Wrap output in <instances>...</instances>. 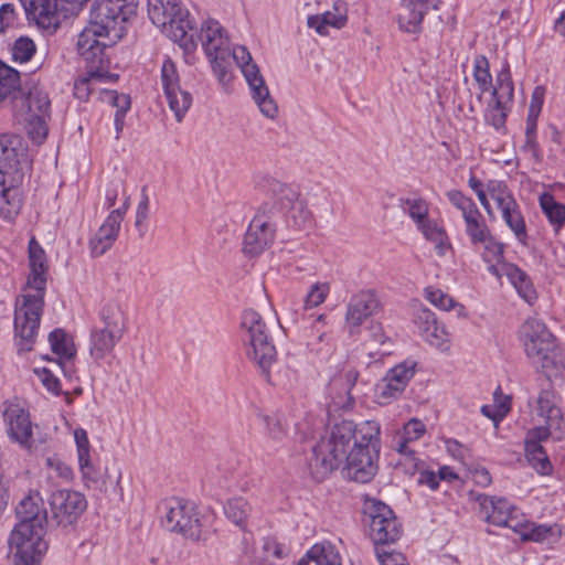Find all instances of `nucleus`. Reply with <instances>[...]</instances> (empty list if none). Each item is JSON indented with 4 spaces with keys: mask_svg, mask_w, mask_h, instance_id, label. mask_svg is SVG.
I'll return each mask as SVG.
<instances>
[{
    "mask_svg": "<svg viewBox=\"0 0 565 565\" xmlns=\"http://www.w3.org/2000/svg\"><path fill=\"white\" fill-rule=\"evenodd\" d=\"M380 436L381 425L373 419L359 425L349 419L329 422L320 439V472L343 468L350 479L369 482L377 470Z\"/></svg>",
    "mask_w": 565,
    "mask_h": 565,
    "instance_id": "1",
    "label": "nucleus"
},
{
    "mask_svg": "<svg viewBox=\"0 0 565 565\" xmlns=\"http://www.w3.org/2000/svg\"><path fill=\"white\" fill-rule=\"evenodd\" d=\"M199 38L217 79L223 84L231 79V65L234 61L243 73L259 110L266 117L275 118L278 107L248 50L241 45L231 47L223 26L216 20L204 21Z\"/></svg>",
    "mask_w": 565,
    "mask_h": 565,
    "instance_id": "2",
    "label": "nucleus"
},
{
    "mask_svg": "<svg viewBox=\"0 0 565 565\" xmlns=\"http://www.w3.org/2000/svg\"><path fill=\"white\" fill-rule=\"evenodd\" d=\"M18 523L12 529L8 545L14 565H36L47 550L45 529L49 512L39 490L30 489L15 507Z\"/></svg>",
    "mask_w": 565,
    "mask_h": 565,
    "instance_id": "3",
    "label": "nucleus"
},
{
    "mask_svg": "<svg viewBox=\"0 0 565 565\" xmlns=\"http://www.w3.org/2000/svg\"><path fill=\"white\" fill-rule=\"evenodd\" d=\"M47 270H31L28 286L35 290L34 295L22 296L14 310V335L20 351L33 348L40 328L44 306V290Z\"/></svg>",
    "mask_w": 565,
    "mask_h": 565,
    "instance_id": "4",
    "label": "nucleus"
},
{
    "mask_svg": "<svg viewBox=\"0 0 565 565\" xmlns=\"http://www.w3.org/2000/svg\"><path fill=\"white\" fill-rule=\"evenodd\" d=\"M98 318L100 326L94 327L89 335V355L95 362L110 356L128 331L126 306L117 299L106 301L98 312Z\"/></svg>",
    "mask_w": 565,
    "mask_h": 565,
    "instance_id": "5",
    "label": "nucleus"
},
{
    "mask_svg": "<svg viewBox=\"0 0 565 565\" xmlns=\"http://www.w3.org/2000/svg\"><path fill=\"white\" fill-rule=\"evenodd\" d=\"M241 328L247 358L269 382L270 367L276 362L277 350L265 320L254 309H246L242 315Z\"/></svg>",
    "mask_w": 565,
    "mask_h": 565,
    "instance_id": "6",
    "label": "nucleus"
},
{
    "mask_svg": "<svg viewBox=\"0 0 565 565\" xmlns=\"http://www.w3.org/2000/svg\"><path fill=\"white\" fill-rule=\"evenodd\" d=\"M148 15L154 25L184 51L195 50L196 43L192 36H188V32L192 30L189 12L180 0H148Z\"/></svg>",
    "mask_w": 565,
    "mask_h": 565,
    "instance_id": "7",
    "label": "nucleus"
},
{
    "mask_svg": "<svg viewBox=\"0 0 565 565\" xmlns=\"http://www.w3.org/2000/svg\"><path fill=\"white\" fill-rule=\"evenodd\" d=\"M21 156L23 149L18 136L0 135V216L3 218H12L21 206L18 189L7 183V177L17 169Z\"/></svg>",
    "mask_w": 565,
    "mask_h": 565,
    "instance_id": "8",
    "label": "nucleus"
},
{
    "mask_svg": "<svg viewBox=\"0 0 565 565\" xmlns=\"http://www.w3.org/2000/svg\"><path fill=\"white\" fill-rule=\"evenodd\" d=\"M164 510L162 525L169 532L181 534L193 541L207 540L209 531L205 529L193 503L181 499H172L164 503Z\"/></svg>",
    "mask_w": 565,
    "mask_h": 565,
    "instance_id": "9",
    "label": "nucleus"
},
{
    "mask_svg": "<svg viewBox=\"0 0 565 565\" xmlns=\"http://www.w3.org/2000/svg\"><path fill=\"white\" fill-rule=\"evenodd\" d=\"M139 0H95L89 12V22L96 26H104V31L114 33L120 39L124 34V24L136 15Z\"/></svg>",
    "mask_w": 565,
    "mask_h": 565,
    "instance_id": "10",
    "label": "nucleus"
},
{
    "mask_svg": "<svg viewBox=\"0 0 565 565\" xmlns=\"http://www.w3.org/2000/svg\"><path fill=\"white\" fill-rule=\"evenodd\" d=\"M364 514L369 518L370 537L375 545L392 544L401 537L402 524L386 503L377 499H366Z\"/></svg>",
    "mask_w": 565,
    "mask_h": 565,
    "instance_id": "11",
    "label": "nucleus"
},
{
    "mask_svg": "<svg viewBox=\"0 0 565 565\" xmlns=\"http://www.w3.org/2000/svg\"><path fill=\"white\" fill-rule=\"evenodd\" d=\"M275 232L274 209L264 204L250 221L244 235L243 253L248 257L259 256L273 244Z\"/></svg>",
    "mask_w": 565,
    "mask_h": 565,
    "instance_id": "12",
    "label": "nucleus"
},
{
    "mask_svg": "<svg viewBox=\"0 0 565 565\" xmlns=\"http://www.w3.org/2000/svg\"><path fill=\"white\" fill-rule=\"evenodd\" d=\"M50 525L67 527L77 522L87 508L85 495L75 490L53 491L49 499Z\"/></svg>",
    "mask_w": 565,
    "mask_h": 565,
    "instance_id": "13",
    "label": "nucleus"
},
{
    "mask_svg": "<svg viewBox=\"0 0 565 565\" xmlns=\"http://www.w3.org/2000/svg\"><path fill=\"white\" fill-rule=\"evenodd\" d=\"M25 11L26 18L33 20L36 25L47 34H53L61 25L66 10L63 3H70L77 7L83 6L88 0H20Z\"/></svg>",
    "mask_w": 565,
    "mask_h": 565,
    "instance_id": "14",
    "label": "nucleus"
},
{
    "mask_svg": "<svg viewBox=\"0 0 565 565\" xmlns=\"http://www.w3.org/2000/svg\"><path fill=\"white\" fill-rule=\"evenodd\" d=\"M519 340L531 363L545 353L553 352V349L558 344L556 337L547 326L536 318H529L521 324Z\"/></svg>",
    "mask_w": 565,
    "mask_h": 565,
    "instance_id": "15",
    "label": "nucleus"
},
{
    "mask_svg": "<svg viewBox=\"0 0 565 565\" xmlns=\"http://www.w3.org/2000/svg\"><path fill=\"white\" fill-rule=\"evenodd\" d=\"M465 225L471 246L475 248L482 247V258L486 263L495 262L500 264L503 262L504 244L497 241L492 235L480 211L477 212V215H468L465 218Z\"/></svg>",
    "mask_w": 565,
    "mask_h": 565,
    "instance_id": "16",
    "label": "nucleus"
},
{
    "mask_svg": "<svg viewBox=\"0 0 565 565\" xmlns=\"http://www.w3.org/2000/svg\"><path fill=\"white\" fill-rule=\"evenodd\" d=\"M160 79L169 108L180 122L192 105V95L181 88L177 65L169 56L164 57L161 65Z\"/></svg>",
    "mask_w": 565,
    "mask_h": 565,
    "instance_id": "17",
    "label": "nucleus"
},
{
    "mask_svg": "<svg viewBox=\"0 0 565 565\" xmlns=\"http://www.w3.org/2000/svg\"><path fill=\"white\" fill-rule=\"evenodd\" d=\"M103 28L88 22V25L78 34L77 52L90 68L99 70L108 62L105 54L108 44L105 39L110 34Z\"/></svg>",
    "mask_w": 565,
    "mask_h": 565,
    "instance_id": "18",
    "label": "nucleus"
},
{
    "mask_svg": "<svg viewBox=\"0 0 565 565\" xmlns=\"http://www.w3.org/2000/svg\"><path fill=\"white\" fill-rule=\"evenodd\" d=\"M476 501L479 504L481 518L495 526L509 527L513 531L521 525V520L513 515L514 508L503 498L478 494Z\"/></svg>",
    "mask_w": 565,
    "mask_h": 565,
    "instance_id": "19",
    "label": "nucleus"
},
{
    "mask_svg": "<svg viewBox=\"0 0 565 565\" xmlns=\"http://www.w3.org/2000/svg\"><path fill=\"white\" fill-rule=\"evenodd\" d=\"M415 363L403 362L392 367L376 385V396L381 403L397 398L415 374Z\"/></svg>",
    "mask_w": 565,
    "mask_h": 565,
    "instance_id": "20",
    "label": "nucleus"
},
{
    "mask_svg": "<svg viewBox=\"0 0 565 565\" xmlns=\"http://www.w3.org/2000/svg\"><path fill=\"white\" fill-rule=\"evenodd\" d=\"M122 211H111L95 235L89 239L93 257H99L109 250L118 238Z\"/></svg>",
    "mask_w": 565,
    "mask_h": 565,
    "instance_id": "21",
    "label": "nucleus"
},
{
    "mask_svg": "<svg viewBox=\"0 0 565 565\" xmlns=\"http://www.w3.org/2000/svg\"><path fill=\"white\" fill-rule=\"evenodd\" d=\"M380 308L376 295L371 290H363L351 297L348 305L345 321L350 329L360 327ZM353 332V330H351Z\"/></svg>",
    "mask_w": 565,
    "mask_h": 565,
    "instance_id": "22",
    "label": "nucleus"
},
{
    "mask_svg": "<svg viewBox=\"0 0 565 565\" xmlns=\"http://www.w3.org/2000/svg\"><path fill=\"white\" fill-rule=\"evenodd\" d=\"M4 419L10 439L20 444L23 448L31 449L32 423L30 414L18 406L11 405L4 412Z\"/></svg>",
    "mask_w": 565,
    "mask_h": 565,
    "instance_id": "23",
    "label": "nucleus"
},
{
    "mask_svg": "<svg viewBox=\"0 0 565 565\" xmlns=\"http://www.w3.org/2000/svg\"><path fill=\"white\" fill-rule=\"evenodd\" d=\"M414 323L419 334L429 344L440 348L448 341V332L445 326L437 320L435 312L426 307L418 308L414 313Z\"/></svg>",
    "mask_w": 565,
    "mask_h": 565,
    "instance_id": "24",
    "label": "nucleus"
},
{
    "mask_svg": "<svg viewBox=\"0 0 565 565\" xmlns=\"http://www.w3.org/2000/svg\"><path fill=\"white\" fill-rule=\"evenodd\" d=\"M21 89L20 72L0 60V108L10 104L12 110Z\"/></svg>",
    "mask_w": 565,
    "mask_h": 565,
    "instance_id": "25",
    "label": "nucleus"
},
{
    "mask_svg": "<svg viewBox=\"0 0 565 565\" xmlns=\"http://www.w3.org/2000/svg\"><path fill=\"white\" fill-rule=\"evenodd\" d=\"M532 364L539 366L551 383H565V350L558 344L553 352L545 353Z\"/></svg>",
    "mask_w": 565,
    "mask_h": 565,
    "instance_id": "26",
    "label": "nucleus"
},
{
    "mask_svg": "<svg viewBox=\"0 0 565 565\" xmlns=\"http://www.w3.org/2000/svg\"><path fill=\"white\" fill-rule=\"evenodd\" d=\"M502 275L507 276L513 285L519 296L529 305H534L537 300V292L530 276L519 266L512 263L502 264Z\"/></svg>",
    "mask_w": 565,
    "mask_h": 565,
    "instance_id": "27",
    "label": "nucleus"
},
{
    "mask_svg": "<svg viewBox=\"0 0 565 565\" xmlns=\"http://www.w3.org/2000/svg\"><path fill=\"white\" fill-rule=\"evenodd\" d=\"M318 323V282L311 285L307 294L301 313L296 319V326L303 337L315 334L316 324Z\"/></svg>",
    "mask_w": 565,
    "mask_h": 565,
    "instance_id": "28",
    "label": "nucleus"
},
{
    "mask_svg": "<svg viewBox=\"0 0 565 565\" xmlns=\"http://www.w3.org/2000/svg\"><path fill=\"white\" fill-rule=\"evenodd\" d=\"M12 115L34 142L41 143L46 138V118L49 115L30 114V110L24 109H17Z\"/></svg>",
    "mask_w": 565,
    "mask_h": 565,
    "instance_id": "29",
    "label": "nucleus"
},
{
    "mask_svg": "<svg viewBox=\"0 0 565 565\" xmlns=\"http://www.w3.org/2000/svg\"><path fill=\"white\" fill-rule=\"evenodd\" d=\"M50 107L51 102L47 93L38 86H33L29 88L26 94L21 89V95H19L12 113L17 109H24L30 110V114L49 115Z\"/></svg>",
    "mask_w": 565,
    "mask_h": 565,
    "instance_id": "30",
    "label": "nucleus"
},
{
    "mask_svg": "<svg viewBox=\"0 0 565 565\" xmlns=\"http://www.w3.org/2000/svg\"><path fill=\"white\" fill-rule=\"evenodd\" d=\"M359 373L355 370H349L345 374L335 375L328 385L330 392L335 391L337 395L333 398L335 407H344L347 404L352 403L351 390L355 385Z\"/></svg>",
    "mask_w": 565,
    "mask_h": 565,
    "instance_id": "31",
    "label": "nucleus"
},
{
    "mask_svg": "<svg viewBox=\"0 0 565 565\" xmlns=\"http://www.w3.org/2000/svg\"><path fill=\"white\" fill-rule=\"evenodd\" d=\"M537 412L550 427L562 429L563 414L555 404V393L552 388L541 390L537 396Z\"/></svg>",
    "mask_w": 565,
    "mask_h": 565,
    "instance_id": "32",
    "label": "nucleus"
},
{
    "mask_svg": "<svg viewBox=\"0 0 565 565\" xmlns=\"http://www.w3.org/2000/svg\"><path fill=\"white\" fill-rule=\"evenodd\" d=\"M514 97V85L508 62L504 63L502 70L497 74L495 85L492 86L491 100L502 102L504 105L512 106Z\"/></svg>",
    "mask_w": 565,
    "mask_h": 565,
    "instance_id": "33",
    "label": "nucleus"
},
{
    "mask_svg": "<svg viewBox=\"0 0 565 565\" xmlns=\"http://www.w3.org/2000/svg\"><path fill=\"white\" fill-rule=\"evenodd\" d=\"M348 3L343 0H335L332 10L320 13V36L327 35V28L335 30L343 29L348 23Z\"/></svg>",
    "mask_w": 565,
    "mask_h": 565,
    "instance_id": "34",
    "label": "nucleus"
},
{
    "mask_svg": "<svg viewBox=\"0 0 565 565\" xmlns=\"http://www.w3.org/2000/svg\"><path fill=\"white\" fill-rule=\"evenodd\" d=\"M525 457L530 466L540 475L551 473L553 467L541 444L534 441H525Z\"/></svg>",
    "mask_w": 565,
    "mask_h": 565,
    "instance_id": "35",
    "label": "nucleus"
},
{
    "mask_svg": "<svg viewBox=\"0 0 565 565\" xmlns=\"http://www.w3.org/2000/svg\"><path fill=\"white\" fill-rule=\"evenodd\" d=\"M268 439L274 443H281L288 435V425L279 413L259 415Z\"/></svg>",
    "mask_w": 565,
    "mask_h": 565,
    "instance_id": "36",
    "label": "nucleus"
},
{
    "mask_svg": "<svg viewBox=\"0 0 565 565\" xmlns=\"http://www.w3.org/2000/svg\"><path fill=\"white\" fill-rule=\"evenodd\" d=\"M426 13L425 9L419 8L411 0L405 11L398 17L399 28L408 33H418L422 30V22Z\"/></svg>",
    "mask_w": 565,
    "mask_h": 565,
    "instance_id": "37",
    "label": "nucleus"
},
{
    "mask_svg": "<svg viewBox=\"0 0 565 565\" xmlns=\"http://www.w3.org/2000/svg\"><path fill=\"white\" fill-rule=\"evenodd\" d=\"M225 515L237 526H245L246 520L252 512V507L246 499L236 497L230 499L224 505Z\"/></svg>",
    "mask_w": 565,
    "mask_h": 565,
    "instance_id": "38",
    "label": "nucleus"
},
{
    "mask_svg": "<svg viewBox=\"0 0 565 565\" xmlns=\"http://www.w3.org/2000/svg\"><path fill=\"white\" fill-rule=\"evenodd\" d=\"M82 477L87 487L99 490H107L105 473L100 471L90 460V455L78 458Z\"/></svg>",
    "mask_w": 565,
    "mask_h": 565,
    "instance_id": "39",
    "label": "nucleus"
},
{
    "mask_svg": "<svg viewBox=\"0 0 565 565\" xmlns=\"http://www.w3.org/2000/svg\"><path fill=\"white\" fill-rule=\"evenodd\" d=\"M399 206L416 225L427 221L429 214L428 203L423 198H401Z\"/></svg>",
    "mask_w": 565,
    "mask_h": 565,
    "instance_id": "40",
    "label": "nucleus"
},
{
    "mask_svg": "<svg viewBox=\"0 0 565 565\" xmlns=\"http://www.w3.org/2000/svg\"><path fill=\"white\" fill-rule=\"evenodd\" d=\"M540 204L550 223L559 230L565 223V204L556 202L550 194L542 195Z\"/></svg>",
    "mask_w": 565,
    "mask_h": 565,
    "instance_id": "41",
    "label": "nucleus"
},
{
    "mask_svg": "<svg viewBox=\"0 0 565 565\" xmlns=\"http://www.w3.org/2000/svg\"><path fill=\"white\" fill-rule=\"evenodd\" d=\"M511 107L512 106L504 105L502 102L490 99L484 113L486 122L498 131L505 129V122Z\"/></svg>",
    "mask_w": 565,
    "mask_h": 565,
    "instance_id": "42",
    "label": "nucleus"
},
{
    "mask_svg": "<svg viewBox=\"0 0 565 565\" xmlns=\"http://www.w3.org/2000/svg\"><path fill=\"white\" fill-rule=\"evenodd\" d=\"M49 342L53 353L62 359L71 360L75 356L76 350L67 334L62 329L53 330L49 335Z\"/></svg>",
    "mask_w": 565,
    "mask_h": 565,
    "instance_id": "43",
    "label": "nucleus"
},
{
    "mask_svg": "<svg viewBox=\"0 0 565 565\" xmlns=\"http://www.w3.org/2000/svg\"><path fill=\"white\" fill-rule=\"evenodd\" d=\"M501 215L505 224L514 233L518 241L522 244H526V225L522 216L520 205L518 204V207H507V210L503 211Z\"/></svg>",
    "mask_w": 565,
    "mask_h": 565,
    "instance_id": "44",
    "label": "nucleus"
},
{
    "mask_svg": "<svg viewBox=\"0 0 565 565\" xmlns=\"http://www.w3.org/2000/svg\"><path fill=\"white\" fill-rule=\"evenodd\" d=\"M416 226L417 230L423 233L426 239L436 244L438 255H444L447 248V245L445 244V239L447 238L446 232L435 222L430 221L429 217L427 221Z\"/></svg>",
    "mask_w": 565,
    "mask_h": 565,
    "instance_id": "45",
    "label": "nucleus"
},
{
    "mask_svg": "<svg viewBox=\"0 0 565 565\" xmlns=\"http://www.w3.org/2000/svg\"><path fill=\"white\" fill-rule=\"evenodd\" d=\"M473 78L481 93L489 92L492 87L490 64L484 55H477L473 61Z\"/></svg>",
    "mask_w": 565,
    "mask_h": 565,
    "instance_id": "46",
    "label": "nucleus"
},
{
    "mask_svg": "<svg viewBox=\"0 0 565 565\" xmlns=\"http://www.w3.org/2000/svg\"><path fill=\"white\" fill-rule=\"evenodd\" d=\"M35 51L34 42L29 38L21 36L14 41L11 47L12 60L20 63L28 62L35 54Z\"/></svg>",
    "mask_w": 565,
    "mask_h": 565,
    "instance_id": "47",
    "label": "nucleus"
},
{
    "mask_svg": "<svg viewBox=\"0 0 565 565\" xmlns=\"http://www.w3.org/2000/svg\"><path fill=\"white\" fill-rule=\"evenodd\" d=\"M523 541L540 542L547 537L550 530L543 525H535L534 523L521 520L515 531Z\"/></svg>",
    "mask_w": 565,
    "mask_h": 565,
    "instance_id": "48",
    "label": "nucleus"
},
{
    "mask_svg": "<svg viewBox=\"0 0 565 565\" xmlns=\"http://www.w3.org/2000/svg\"><path fill=\"white\" fill-rule=\"evenodd\" d=\"M411 441L399 433H397L393 438V449L396 450L399 455L404 457V465H409V469L417 470L418 469V460L416 459L415 450L409 447Z\"/></svg>",
    "mask_w": 565,
    "mask_h": 565,
    "instance_id": "49",
    "label": "nucleus"
},
{
    "mask_svg": "<svg viewBox=\"0 0 565 565\" xmlns=\"http://www.w3.org/2000/svg\"><path fill=\"white\" fill-rule=\"evenodd\" d=\"M447 196L451 204L462 212L463 220L467 218L468 215H477V212L479 211L478 206L472 199L465 196L461 191H449Z\"/></svg>",
    "mask_w": 565,
    "mask_h": 565,
    "instance_id": "50",
    "label": "nucleus"
},
{
    "mask_svg": "<svg viewBox=\"0 0 565 565\" xmlns=\"http://www.w3.org/2000/svg\"><path fill=\"white\" fill-rule=\"evenodd\" d=\"M425 298L435 307L449 311L456 306L455 300L440 289L428 287L425 289Z\"/></svg>",
    "mask_w": 565,
    "mask_h": 565,
    "instance_id": "51",
    "label": "nucleus"
},
{
    "mask_svg": "<svg viewBox=\"0 0 565 565\" xmlns=\"http://www.w3.org/2000/svg\"><path fill=\"white\" fill-rule=\"evenodd\" d=\"M102 77L103 74L99 72V70L95 68L94 71V68H92L88 77L79 78L78 81H76L74 85V95L76 96V98L81 100L88 99L92 92V82L100 79Z\"/></svg>",
    "mask_w": 565,
    "mask_h": 565,
    "instance_id": "52",
    "label": "nucleus"
},
{
    "mask_svg": "<svg viewBox=\"0 0 565 565\" xmlns=\"http://www.w3.org/2000/svg\"><path fill=\"white\" fill-rule=\"evenodd\" d=\"M29 262L31 270H47L45 252L34 238L29 242Z\"/></svg>",
    "mask_w": 565,
    "mask_h": 565,
    "instance_id": "53",
    "label": "nucleus"
},
{
    "mask_svg": "<svg viewBox=\"0 0 565 565\" xmlns=\"http://www.w3.org/2000/svg\"><path fill=\"white\" fill-rule=\"evenodd\" d=\"M149 216V196L147 194L146 188L141 190V199L138 203L136 211V222L135 226L139 231L140 236L145 234L146 230V221Z\"/></svg>",
    "mask_w": 565,
    "mask_h": 565,
    "instance_id": "54",
    "label": "nucleus"
},
{
    "mask_svg": "<svg viewBox=\"0 0 565 565\" xmlns=\"http://www.w3.org/2000/svg\"><path fill=\"white\" fill-rule=\"evenodd\" d=\"M104 100L116 108V113L126 114L130 109V97L127 94H119L116 90H104Z\"/></svg>",
    "mask_w": 565,
    "mask_h": 565,
    "instance_id": "55",
    "label": "nucleus"
},
{
    "mask_svg": "<svg viewBox=\"0 0 565 565\" xmlns=\"http://www.w3.org/2000/svg\"><path fill=\"white\" fill-rule=\"evenodd\" d=\"M510 411V398L508 396L504 397L503 402H500L497 406L483 405L481 407V413L493 420L495 424L502 420Z\"/></svg>",
    "mask_w": 565,
    "mask_h": 565,
    "instance_id": "56",
    "label": "nucleus"
},
{
    "mask_svg": "<svg viewBox=\"0 0 565 565\" xmlns=\"http://www.w3.org/2000/svg\"><path fill=\"white\" fill-rule=\"evenodd\" d=\"M18 23V13L12 3H3L0 7V33H6Z\"/></svg>",
    "mask_w": 565,
    "mask_h": 565,
    "instance_id": "57",
    "label": "nucleus"
},
{
    "mask_svg": "<svg viewBox=\"0 0 565 565\" xmlns=\"http://www.w3.org/2000/svg\"><path fill=\"white\" fill-rule=\"evenodd\" d=\"M34 373L36 374V376L39 377V380L41 381L43 386H45V388L49 392H51L55 395L60 394L61 382H60L58 377L53 374L52 371H50L46 367H42V369H35Z\"/></svg>",
    "mask_w": 565,
    "mask_h": 565,
    "instance_id": "58",
    "label": "nucleus"
},
{
    "mask_svg": "<svg viewBox=\"0 0 565 565\" xmlns=\"http://www.w3.org/2000/svg\"><path fill=\"white\" fill-rule=\"evenodd\" d=\"M487 192L490 198L497 203L505 200L507 198L513 195L507 183L498 180H489L487 183Z\"/></svg>",
    "mask_w": 565,
    "mask_h": 565,
    "instance_id": "59",
    "label": "nucleus"
},
{
    "mask_svg": "<svg viewBox=\"0 0 565 565\" xmlns=\"http://www.w3.org/2000/svg\"><path fill=\"white\" fill-rule=\"evenodd\" d=\"M320 565H342L338 550L330 542L320 543Z\"/></svg>",
    "mask_w": 565,
    "mask_h": 565,
    "instance_id": "60",
    "label": "nucleus"
},
{
    "mask_svg": "<svg viewBox=\"0 0 565 565\" xmlns=\"http://www.w3.org/2000/svg\"><path fill=\"white\" fill-rule=\"evenodd\" d=\"M125 182L120 178H114L109 181L105 190V205L110 209L115 203L120 192H124Z\"/></svg>",
    "mask_w": 565,
    "mask_h": 565,
    "instance_id": "61",
    "label": "nucleus"
},
{
    "mask_svg": "<svg viewBox=\"0 0 565 565\" xmlns=\"http://www.w3.org/2000/svg\"><path fill=\"white\" fill-rule=\"evenodd\" d=\"M425 433V425L418 419H411L399 431L411 443L418 440Z\"/></svg>",
    "mask_w": 565,
    "mask_h": 565,
    "instance_id": "62",
    "label": "nucleus"
},
{
    "mask_svg": "<svg viewBox=\"0 0 565 565\" xmlns=\"http://www.w3.org/2000/svg\"><path fill=\"white\" fill-rule=\"evenodd\" d=\"M469 186L475 191L477 194L480 204L483 206V209L487 211L489 216H492V209L487 198V192L483 189V184L481 181H479L475 175H471L468 180Z\"/></svg>",
    "mask_w": 565,
    "mask_h": 565,
    "instance_id": "63",
    "label": "nucleus"
},
{
    "mask_svg": "<svg viewBox=\"0 0 565 565\" xmlns=\"http://www.w3.org/2000/svg\"><path fill=\"white\" fill-rule=\"evenodd\" d=\"M74 438L77 447V457L83 458L90 455V445L88 436L85 429L76 428L74 431Z\"/></svg>",
    "mask_w": 565,
    "mask_h": 565,
    "instance_id": "64",
    "label": "nucleus"
}]
</instances>
